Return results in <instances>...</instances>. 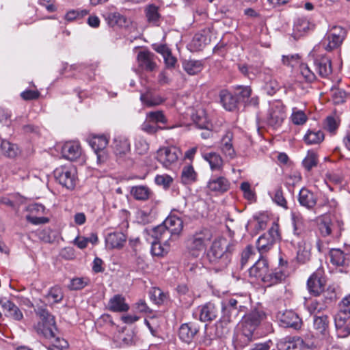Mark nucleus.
Instances as JSON below:
<instances>
[{
    "label": "nucleus",
    "mask_w": 350,
    "mask_h": 350,
    "mask_svg": "<svg viewBox=\"0 0 350 350\" xmlns=\"http://www.w3.org/2000/svg\"><path fill=\"white\" fill-rule=\"evenodd\" d=\"M252 94V89L250 86H237L236 88V94L239 101L241 100L245 102V99L250 97Z\"/></svg>",
    "instance_id": "53"
},
{
    "label": "nucleus",
    "mask_w": 350,
    "mask_h": 350,
    "mask_svg": "<svg viewBox=\"0 0 350 350\" xmlns=\"http://www.w3.org/2000/svg\"><path fill=\"white\" fill-rule=\"evenodd\" d=\"M151 300L156 304H161L166 299V295L159 288H153L150 292Z\"/></svg>",
    "instance_id": "52"
},
{
    "label": "nucleus",
    "mask_w": 350,
    "mask_h": 350,
    "mask_svg": "<svg viewBox=\"0 0 350 350\" xmlns=\"http://www.w3.org/2000/svg\"><path fill=\"white\" fill-rule=\"evenodd\" d=\"M286 118L285 107L280 102L271 104L267 118V124L274 128L282 125Z\"/></svg>",
    "instance_id": "11"
},
{
    "label": "nucleus",
    "mask_w": 350,
    "mask_h": 350,
    "mask_svg": "<svg viewBox=\"0 0 350 350\" xmlns=\"http://www.w3.org/2000/svg\"><path fill=\"white\" fill-rule=\"evenodd\" d=\"M210 41L209 31L204 30L202 33H196L194 36L192 40V44L196 50H200L208 44Z\"/></svg>",
    "instance_id": "40"
},
{
    "label": "nucleus",
    "mask_w": 350,
    "mask_h": 350,
    "mask_svg": "<svg viewBox=\"0 0 350 350\" xmlns=\"http://www.w3.org/2000/svg\"><path fill=\"white\" fill-rule=\"evenodd\" d=\"M272 200L278 206L287 208V202L284 196L281 187H277L271 195Z\"/></svg>",
    "instance_id": "51"
},
{
    "label": "nucleus",
    "mask_w": 350,
    "mask_h": 350,
    "mask_svg": "<svg viewBox=\"0 0 350 350\" xmlns=\"http://www.w3.org/2000/svg\"><path fill=\"white\" fill-rule=\"evenodd\" d=\"M303 340L300 338H285L280 340L277 344L278 350H301Z\"/></svg>",
    "instance_id": "35"
},
{
    "label": "nucleus",
    "mask_w": 350,
    "mask_h": 350,
    "mask_svg": "<svg viewBox=\"0 0 350 350\" xmlns=\"http://www.w3.org/2000/svg\"><path fill=\"white\" fill-rule=\"evenodd\" d=\"M277 318L281 325L286 327H293L299 329L301 325V320L299 316L293 310H285L278 312Z\"/></svg>",
    "instance_id": "13"
},
{
    "label": "nucleus",
    "mask_w": 350,
    "mask_h": 350,
    "mask_svg": "<svg viewBox=\"0 0 350 350\" xmlns=\"http://www.w3.org/2000/svg\"><path fill=\"white\" fill-rule=\"evenodd\" d=\"M329 320L325 314H315L313 318V328L317 334L326 336L329 334Z\"/></svg>",
    "instance_id": "23"
},
{
    "label": "nucleus",
    "mask_w": 350,
    "mask_h": 350,
    "mask_svg": "<svg viewBox=\"0 0 350 350\" xmlns=\"http://www.w3.org/2000/svg\"><path fill=\"white\" fill-rule=\"evenodd\" d=\"M219 97L223 107L226 110L232 111L237 108L239 103L238 98L228 90H221L219 93Z\"/></svg>",
    "instance_id": "30"
},
{
    "label": "nucleus",
    "mask_w": 350,
    "mask_h": 350,
    "mask_svg": "<svg viewBox=\"0 0 350 350\" xmlns=\"http://www.w3.org/2000/svg\"><path fill=\"white\" fill-rule=\"evenodd\" d=\"M154 180L158 185H161L164 188H167L171 185L173 179L167 174H162L156 176Z\"/></svg>",
    "instance_id": "59"
},
{
    "label": "nucleus",
    "mask_w": 350,
    "mask_h": 350,
    "mask_svg": "<svg viewBox=\"0 0 350 350\" xmlns=\"http://www.w3.org/2000/svg\"><path fill=\"white\" fill-rule=\"evenodd\" d=\"M240 189L243 193L244 197L248 200H254L255 193L251 189V185L248 182H243L240 185Z\"/></svg>",
    "instance_id": "58"
},
{
    "label": "nucleus",
    "mask_w": 350,
    "mask_h": 350,
    "mask_svg": "<svg viewBox=\"0 0 350 350\" xmlns=\"http://www.w3.org/2000/svg\"><path fill=\"white\" fill-rule=\"evenodd\" d=\"M182 66L183 70L189 75H198L204 68L202 61L192 59L183 60Z\"/></svg>",
    "instance_id": "33"
},
{
    "label": "nucleus",
    "mask_w": 350,
    "mask_h": 350,
    "mask_svg": "<svg viewBox=\"0 0 350 350\" xmlns=\"http://www.w3.org/2000/svg\"><path fill=\"white\" fill-rule=\"evenodd\" d=\"M2 153L8 157L13 158L18 154V147L8 141L3 140L0 144Z\"/></svg>",
    "instance_id": "47"
},
{
    "label": "nucleus",
    "mask_w": 350,
    "mask_h": 350,
    "mask_svg": "<svg viewBox=\"0 0 350 350\" xmlns=\"http://www.w3.org/2000/svg\"><path fill=\"white\" fill-rule=\"evenodd\" d=\"M108 139L104 135L93 137L90 140V145L94 151L105 149L108 144Z\"/></svg>",
    "instance_id": "49"
},
{
    "label": "nucleus",
    "mask_w": 350,
    "mask_h": 350,
    "mask_svg": "<svg viewBox=\"0 0 350 350\" xmlns=\"http://www.w3.org/2000/svg\"><path fill=\"white\" fill-rule=\"evenodd\" d=\"M126 235L121 232H113L109 233L105 238V243L107 247L120 248L126 242Z\"/></svg>",
    "instance_id": "29"
},
{
    "label": "nucleus",
    "mask_w": 350,
    "mask_h": 350,
    "mask_svg": "<svg viewBox=\"0 0 350 350\" xmlns=\"http://www.w3.org/2000/svg\"><path fill=\"white\" fill-rule=\"evenodd\" d=\"M142 129L147 133L154 134L157 133L159 129H161V128L146 118L145 122L142 124Z\"/></svg>",
    "instance_id": "63"
},
{
    "label": "nucleus",
    "mask_w": 350,
    "mask_h": 350,
    "mask_svg": "<svg viewBox=\"0 0 350 350\" xmlns=\"http://www.w3.org/2000/svg\"><path fill=\"white\" fill-rule=\"evenodd\" d=\"M135 146L137 152L139 154H144L146 153L149 149L148 143L143 138L137 139Z\"/></svg>",
    "instance_id": "60"
},
{
    "label": "nucleus",
    "mask_w": 350,
    "mask_h": 350,
    "mask_svg": "<svg viewBox=\"0 0 350 350\" xmlns=\"http://www.w3.org/2000/svg\"><path fill=\"white\" fill-rule=\"evenodd\" d=\"M166 228L173 238L176 239L181 232L183 223L180 218L175 215H170L163 222Z\"/></svg>",
    "instance_id": "26"
},
{
    "label": "nucleus",
    "mask_w": 350,
    "mask_h": 350,
    "mask_svg": "<svg viewBox=\"0 0 350 350\" xmlns=\"http://www.w3.org/2000/svg\"><path fill=\"white\" fill-rule=\"evenodd\" d=\"M113 146L118 154H125L130 150V142L124 136H117L113 139Z\"/></svg>",
    "instance_id": "41"
},
{
    "label": "nucleus",
    "mask_w": 350,
    "mask_h": 350,
    "mask_svg": "<svg viewBox=\"0 0 350 350\" xmlns=\"http://www.w3.org/2000/svg\"><path fill=\"white\" fill-rule=\"evenodd\" d=\"M336 206L337 202L334 199L329 200L327 198H325L322 202L317 204L314 209V213L319 215L317 218V221L319 232L323 237L331 236L334 231L335 225L326 213Z\"/></svg>",
    "instance_id": "3"
},
{
    "label": "nucleus",
    "mask_w": 350,
    "mask_h": 350,
    "mask_svg": "<svg viewBox=\"0 0 350 350\" xmlns=\"http://www.w3.org/2000/svg\"><path fill=\"white\" fill-rule=\"evenodd\" d=\"M350 314H346L339 311L334 316L335 327L340 337L345 338L350 335V322L347 324Z\"/></svg>",
    "instance_id": "17"
},
{
    "label": "nucleus",
    "mask_w": 350,
    "mask_h": 350,
    "mask_svg": "<svg viewBox=\"0 0 350 350\" xmlns=\"http://www.w3.org/2000/svg\"><path fill=\"white\" fill-rule=\"evenodd\" d=\"M299 68L301 75L306 79V81L311 82L315 79L316 77L314 73L311 71L307 64H301L299 66Z\"/></svg>",
    "instance_id": "61"
},
{
    "label": "nucleus",
    "mask_w": 350,
    "mask_h": 350,
    "mask_svg": "<svg viewBox=\"0 0 350 350\" xmlns=\"http://www.w3.org/2000/svg\"><path fill=\"white\" fill-rule=\"evenodd\" d=\"M286 276V273L284 270L282 269H275L273 271L268 269L267 273L262 279V282L267 286L276 284L282 282Z\"/></svg>",
    "instance_id": "27"
},
{
    "label": "nucleus",
    "mask_w": 350,
    "mask_h": 350,
    "mask_svg": "<svg viewBox=\"0 0 350 350\" xmlns=\"http://www.w3.org/2000/svg\"><path fill=\"white\" fill-rule=\"evenodd\" d=\"M55 180L64 187L72 190L77 181V168L72 165H62L54 170Z\"/></svg>",
    "instance_id": "6"
},
{
    "label": "nucleus",
    "mask_w": 350,
    "mask_h": 350,
    "mask_svg": "<svg viewBox=\"0 0 350 350\" xmlns=\"http://www.w3.org/2000/svg\"><path fill=\"white\" fill-rule=\"evenodd\" d=\"M107 308L110 311L122 312L128 311L129 306L125 302V298L122 295L118 294L109 299Z\"/></svg>",
    "instance_id": "31"
},
{
    "label": "nucleus",
    "mask_w": 350,
    "mask_h": 350,
    "mask_svg": "<svg viewBox=\"0 0 350 350\" xmlns=\"http://www.w3.org/2000/svg\"><path fill=\"white\" fill-rule=\"evenodd\" d=\"M323 296L325 298V301L322 297H320L312 299L307 304V310L310 314H314L315 315L327 308V301L328 300L331 301L332 297L327 298L325 295V293H323Z\"/></svg>",
    "instance_id": "32"
},
{
    "label": "nucleus",
    "mask_w": 350,
    "mask_h": 350,
    "mask_svg": "<svg viewBox=\"0 0 350 350\" xmlns=\"http://www.w3.org/2000/svg\"><path fill=\"white\" fill-rule=\"evenodd\" d=\"M131 193L137 200H146L151 195L150 189L144 185L133 187Z\"/></svg>",
    "instance_id": "43"
},
{
    "label": "nucleus",
    "mask_w": 350,
    "mask_h": 350,
    "mask_svg": "<svg viewBox=\"0 0 350 350\" xmlns=\"http://www.w3.org/2000/svg\"><path fill=\"white\" fill-rule=\"evenodd\" d=\"M207 186L213 191L223 193L228 190L230 183L224 176L213 177L208 181Z\"/></svg>",
    "instance_id": "34"
},
{
    "label": "nucleus",
    "mask_w": 350,
    "mask_h": 350,
    "mask_svg": "<svg viewBox=\"0 0 350 350\" xmlns=\"http://www.w3.org/2000/svg\"><path fill=\"white\" fill-rule=\"evenodd\" d=\"M199 332V326L193 323H184L180 325L178 331L180 339L186 342L191 343L198 332Z\"/></svg>",
    "instance_id": "18"
},
{
    "label": "nucleus",
    "mask_w": 350,
    "mask_h": 350,
    "mask_svg": "<svg viewBox=\"0 0 350 350\" xmlns=\"http://www.w3.org/2000/svg\"><path fill=\"white\" fill-rule=\"evenodd\" d=\"M213 238L212 232L203 228L197 231L187 241L189 253L193 257H198L206 250V246Z\"/></svg>",
    "instance_id": "5"
},
{
    "label": "nucleus",
    "mask_w": 350,
    "mask_h": 350,
    "mask_svg": "<svg viewBox=\"0 0 350 350\" xmlns=\"http://www.w3.org/2000/svg\"><path fill=\"white\" fill-rule=\"evenodd\" d=\"M146 118L147 120L156 124L159 122L165 123L166 122V118L161 111L149 112L147 113Z\"/></svg>",
    "instance_id": "56"
},
{
    "label": "nucleus",
    "mask_w": 350,
    "mask_h": 350,
    "mask_svg": "<svg viewBox=\"0 0 350 350\" xmlns=\"http://www.w3.org/2000/svg\"><path fill=\"white\" fill-rule=\"evenodd\" d=\"M180 154V150L175 146L163 147L157 150V159L165 167H168L177 161Z\"/></svg>",
    "instance_id": "12"
},
{
    "label": "nucleus",
    "mask_w": 350,
    "mask_h": 350,
    "mask_svg": "<svg viewBox=\"0 0 350 350\" xmlns=\"http://www.w3.org/2000/svg\"><path fill=\"white\" fill-rule=\"evenodd\" d=\"M222 312L221 319L224 321L230 322L236 318L240 312H244L245 306L241 304L239 300L230 298L227 302L220 304Z\"/></svg>",
    "instance_id": "10"
},
{
    "label": "nucleus",
    "mask_w": 350,
    "mask_h": 350,
    "mask_svg": "<svg viewBox=\"0 0 350 350\" xmlns=\"http://www.w3.org/2000/svg\"><path fill=\"white\" fill-rule=\"evenodd\" d=\"M220 310L219 304L208 302L199 307L200 320L202 322L212 321L217 318Z\"/></svg>",
    "instance_id": "14"
},
{
    "label": "nucleus",
    "mask_w": 350,
    "mask_h": 350,
    "mask_svg": "<svg viewBox=\"0 0 350 350\" xmlns=\"http://www.w3.org/2000/svg\"><path fill=\"white\" fill-rule=\"evenodd\" d=\"M347 35L345 29L341 26H334L330 28L322 40L324 49L331 51L340 46Z\"/></svg>",
    "instance_id": "7"
},
{
    "label": "nucleus",
    "mask_w": 350,
    "mask_h": 350,
    "mask_svg": "<svg viewBox=\"0 0 350 350\" xmlns=\"http://www.w3.org/2000/svg\"><path fill=\"white\" fill-rule=\"evenodd\" d=\"M262 311L253 310L244 316L241 323V333L238 336L235 345L243 347L252 340L253 333L265 318Z\"/></svg>",
    "instance_id": "2"
},
{
    "label": "nucleus",
    "mask_w": 350,
    "mask_h": 350,
    "mask_svg": "<svg viewBox=\"0 0 350 350\" xmlns=\"http://www.w3.org/2000/svg\"><path fill=\"white\" fill-rule=\"evenodd\" d=\"M203 158L206 161L212 170H221L223 167V159L216 152H208L203 154Z\"/></svg>",
    "instance_id": "38"
},
{
    "label": "nucleus",
    "mask_w": 350,
    "mask_h": 350,
    "mask_svg": "<svg viewBox=\"0 0 350 350\" xmlns=\"http://www.w3.org/2000/svg\"><path fill=\"white\" fill-rule=\"evenodd\" d=\"M235 245L224 237H219L213 241L206 253L208 262L217 270H223L231 261V254Z\"/></svg>",
    "instance_id": "1"
},
{
    "label": "nucleus",
    "mask_w": 350,
    "mask_h": 350,
    "mask_svg": "<svg viewBox=\"0 0 350 350\" xmlns=\"http://www.w3.org/2000/svg\"><path fill=\"white\" fill-rule=\"evenodd\" d=\"M89 279L83 278H76L71 280L68 286L69 289L77 291L83 288L89 283Z\"/></svg>",
    "instance_id": "54"
},
{
    "label": "nucleus",
    "mask_w": 350,
    "mask_h": 350,
    "mask_svg": "<svg viewBox=\"0 0 350 350\" xmlns=\"http://www.w3.org/2000/svg\"><path fill=\"white\" fill-rule=\"evenodd\" d=\"M331 263L339 269L340 271H350V253L345 252L340 249H332L329 251Z\"/></svg>",
    "instance_id": "9"
},
{
    "label": "nucleus",
    "mask_w": 350,
    "mask_h": 350,
    "mask_svg": "<svg viewBox=\"0 0 350 350\" xmlns=\"http://www.w3.org/2000/svg\"><path fill=\"white\" fill-rule=\"evenodd\" d=\"M291 120L295 125H303L308 120V116L302 110L296 107L293 108Z\"/></svg>",
    "instance_id": "48"
},
{
    "label": "nucleus",
    "mask_w": 350,
    "mask_h": 350,
    "mask_svg": "<svg viewBox=\"0 0 350 350\" xmlns=\"http://www.w3.org/2000/svg\"><path fill=\"white\" fill-rule=\"evenodd\" d=\"M53 341L52 347H48L49 350H63L68 347V342L59 336L55 335V338H52Z\"/></svg>",
    "instance_id": "57"
},
{
    "label": "nucleus",
    "mask_w": 350,
    "mask_h": 350,
    "mask_svg": "<svg viewBox=\"0 0 350 350\" xmlns=\"http://www.w3.org/2000/svg\"><path fill=\"white\" fill-rule=\"evenodd\" d=\"M170 249V243H166V245L163 242L152 241L151 247V252L152 255L161 256L168 252Z\"/></svg>",
    "instance_id": "50"
},
{
    "label": "nucleus",
    "mask_w": 350,
    "mask_h": 350,
    "mask_svg": "<svg viewBox=\"0 0 350 350\" xmlns=\"http://www.w3.org/2000/svg\"><path fill=\"white\" fill-rule=\"evenodd\" d=\"M298 201L302 206L314 211L317 198L313 192L306 188H302L299 193Z\"/></svg>",
    "instance_id": "22"
},
{
    "label": "nucleus",
    "mask_w": 350,
    "mask_h": 350,
    "mask_svg": "<svg viewBox=\"0 0 350 350\" xmlns=\"http://www.w3.org/2000/svg\"><path fill=\"white\" fill-rule=\"evenodd\" d=\"M137 60L139 67L142 70L148 72H152L157 68L155 55L148 51H142L139 52Z\"/></svg>",
    "instance_id": "16"
},
{
    "label": "nucleus",
    "mask_w": 350,
    "mask_h": 350,
    "mask_svg": "<svg viewBox=\"0 0 350 350\" xmlns=\"http://www.w3.org/2000/svg\"><path fill=\"white\" fill-rule=\"evenodd\" d=\"M36 313L40 319V321L35 326L37 334L46 339L52 340V338L55 337L57 332L55 317L43 307L36 309Z\"/></svg>",
    "instance_id": "4"
},
{
    "label": "nucleus",
    "mask_w": 350,
    "mask_h": 350,
    "mask_svg": "<svg viewBox=\"0 0 350 350\" xmlns=\"http://www.w3.org/2000/svg\"><path fill=\"white\" fill-rule=\"evenodd\" d=\"M338 122L333 116H328L325 120L324 128L330 133H334L338 127Z\"/></svg>",
    "instance_id": "62"
},
{
    "label": "nucleus",
    "mask_w": 350,
    "mask_h": 350,
    "mask_svg": "<svg viewBox=\"0 0 350 350\" xmlns=\"http://www.w3.org/2000/svg\"><path fill=\"white\" fill-rule=\"evenodd\" d=\"M159 9V7L154 4H150L145 8V14L147 21L149 23H151L153 25H159L161 18V14Z\"/></svg>",
    "instance_id": "37"
},
{
    "label": "nucleus",
    "mask_w": 350,
    "mask_h": 350,
    "mask_svg": "<svg viewBox=\"0 0 350 350\" xmlns=\"http://www.w3.org/2000/svg\"><path fill=\"white\" fill-rule=\"evenodd\" d=\"M324 139V133L321 131L309 130L304 135V142L309 145L318 144Z\"/></svg>",
    "instance_id": "44"
},
{
    "label": "nucleus",
    "mask_w": 350,
    "mask_h": 350,
    "mask_svg": "<svg viewBox=\"0 0 350 350\" xmlns=\"http://www.w3.org/2000/svg\"><path fill=\"white\" fill-rule=\"evenodd\" d=\"M46 297L49 303L57 304L63 299L64 293L60 287L53 286L51 288Z\"/></svg>",
    "instance_id": "46"
},
{
    "label": "nucleus",
    "mask_w": 350,
    "mask_h": 350,
    "mask_svg": "<svg viewBox=\"0 0 350 350\" xmlns=\"http://www.w3.org/2000/svg\"><path fill=\"white\" fill-rule=\"evenodd\" d=\"M0 304L5 312V315L15 321H21L23 314L19 308L13 302L6 299H0Z\"/></svg>",
    "instance_id": "25"
},
{
    "label": "nucleus",
    "mask_w": 350,
    "mask_h": 350,
    "mask_svg": "<svg viewBox=\"0 0 350 350\" xmlns=\"http://www.w3.org/2000/svg\"><path fill=\"white\" fill-rule=\"evenodd\" d=\"M197 173L191 165L183 167L181 172L180 180L184 185H191L197 180Z\"/></svg>",
    "instance_id": "36"
},
{
    "label": "nucleus",
    "mask_w": 350,
    "mask_h": 350,
    "mask_svg": "<svg viewBox=\"0 0 350 350\" xmlns=\"http://www.w3.org/2000/svg\"><path fill=\"white\" fill-rule=\"evenodd\" d=\"M268 269L269 265L267 259L260 257L249 269V275L250 277L261 281Z\"/></svg>",
    "instance_id": "24"
},
{
    "label": "nucleus",
    "mask_w": 350,
    "mask_h": 350,
    "mask_svg": "<svg viewBox=\"0 0 350 350\" xmlns=\"http://www.w3.org/2000/svg\"><path fill=\"white\" fill-rule=\"evenodd\" d=\"M81 148L78 142H67L62 148L63 157L70 161H75L81 155Z\"/></svg>",
    "instance_id": "21"
},
{
    "label": "nucleus",
    "mask_w": 350,
    "mask_h": 350,
    "mask_svg": "<svg viewBox=\"0 0 350 350\" xmlns=\"http://www.w3.org/2000/svg\"><path fill=\"white\" fill-rule=\"evenodd\" d=\"M325 281L321 276L319 271L310 275L307 282V286L310 293L314 296H319L323 293Z\"/></svg>",
    "instance_id": "15"
},
{
    "label": "nucleus",
    "mask_w": 350,
    "mask_h": 350,
    "mask_svg": "<svg viewBox=\"0 0 350 350\" xmlns=\"http://www.w3.org/2000/svg\"><path fill=\"white\" fill-rule=\"evenodd\" d=\"M280 239L279 226L273 223L267 233L261 235L256 241V247L260 254L267 252Z\"/></svg>",
    "instance_id": "8"
},
{
    "label": "nucleus",
    "mask_w": 350,
    "mask_h": 350,
    "mask_svg": "<svg viewBox=\"0 0 350 350\" xmlns=\"http://www.w3.org/2000/svg\"><path fill=\"white\" fill-rule=\"evenodd\" d=\"M111 26L118 25L120 27L126 26L128 24L127 18L118 12L109 13L107 18Z\"/></svg>",
    "instance_id": "45"
},
{
    "label": "nucleus",
    "mask_w": 350,
    "mask_h": 350,
    "mask_svg": "<svg viewBox=\"0 0 350 350\" xmlns=\"http://www.w3.org/2000/svg\"><path fill=\"white\" fill-rule=\"evenodd\" d=\"M316 71L322 77H327L332 72L331 59L326 55H317L314 59Z\"/></svg>",
    "instance_id": "19"
},
{
    "label": "nucleus",
    "mask_w": 350,
    "mask_h": 350,
    "mask_svg": "<svg viewBox=\"0 0 350 350\" xmlns=\"http://www.w3.org/2000/svg\"><path fill=\"white\" fill-rule=\"evenodd\" d=\"M192 120L199 129L212 128V124L203 110L197 111L196 113H193L192 115Z\"/></svg>",
    "instance_id": "39"
},
{
    "label": "nucleus",
    "mask_w": 350,
    "mask_h": 350,
    "mask_svg": "<svg viewBox=\"0 0 350 350\" xmlns=\"http://www.w3.org/2000/svg\"><path fill=\"white\" fill-rule=\"evenodd\" d=\"M232 139L233 133L230 131H227L222 136L219 144V148L221 152L225 157L230 159L236 157V152L232 144Z\"/></svg>",
    "instance_id": "20"
},
{
    "label": "nucleus",
    "mask_w": 350,
    "mask_h": 350,
    "mask_svg": "<svg viewBox=\"0 0 350 350\" xmlns=\"http://www.w3.org/2000/svg\"><path fill=\"white\" fill-rule=\"evenodd\" d=\"M150 234L151 237L154 239L153 241L163 242L165 245L166 243L174 239L170 234V231L167 230L164 224L159 225L152 228Z\"/></svg>",
    "instance_id": "28"
},
{
    "label": "nucleus",
    "mask_w": 350,
    "mask_h": 350,
    "mask_svg": "<svg viewBox=\"0 0 350 350\" xmlns=\"http://www.w3.org/2000/svg\"><path fill=\"white\" fill-rule=\"evenodd\" d=\"M140 100L144 105L148 107L159 105L163 101V99L161 96L154 95L149 90L141 94Z\"/></svg>",
    "instance_id": "42"
},
{
    "label": "nucleus",
    "mask_w": 350,
    "mask_h": 350,
    "mask_svg": "<svg viewBox=\"0 0 350 350\" xmlns=\"http://www.w3.org/2000/svg\"><path fill=\"white\" fill-rule=\"evenodd\" d=\"M303 165L310 171L313 167L317 165V156L313 152H308L306 158L303 160Z\"/></svg>",
    "instance_id": "55"
},
{
    "label": "nucleus",
    "mask_w": 350,
    "mask_h": 350,
    "mask_svg": "<svg viewBox=\"0 0 350 350\" xmlns=\"http://www.w3.org/2000/svg\"><path fill=\"white\" fill-rule=\"evenodd\" d=\"M280 88L278 83L274 79H270L265 83V90L269 95H273Z\"/></svg>",
    "instance_id": "64"
}]
</instances>
